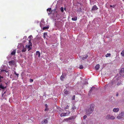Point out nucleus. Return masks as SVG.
<instances>
[{
  "mask_svg": "<svg viewBox=\"0 0 124 124\" xmlns=\"http://www.w3.org/2000/svg\"><path fill=\"white\" fill-rule=\"evenodd\" d=\"M120 74L122 76H124V68H122L119 72Z\"/></svg>",
  "mask_w": 124,
  "mask_h": 124,
  "instance_id": "obj_7",
  "label": "nucleus"
},
{
  "mask_svg": "<svg viewBox=\"0 0 124 124\" xmlns=\"http://www.w3.org/2000/svg\"><path fill=\"white\" fill-rule=\"evenodd\" d=\"M49 28V26H47L46 27H43V30H45L46 29H48Z\"/></svg>",
  "mask_w": 124,
  "mask_h": 124,
  "instance_id": "obj_20",
  "label": "nucleus"
},
{
  "mask_svg": "<svg viewBox=\"0 0 124 124\" xmlns=\"http://www.w3.org/2000/svg\"><path fill=\"white\" fill-rule=\"evenodd\" d=\"M14 74H15L16 76H17V77H18L19 74H18L15 71H14Z\"/></svg>",
  "mask_w": 124,
  "mask_h": 124,
  "instance_id": "obj_28",
  "label": "nucleus"
},
{
  "mask_svg": "<svg viewBox=\"0 0 124 124\" xmlns=\"http://www.w3.org/2000/svg\"><path fill=\"white\" fill-rule=\"evenodd\" d=\"M32 36L31 35V36H29V37L28 38H29L30 39H31V38H32Z\"/></svg>",
  "mask_w": 124,
  "mask_h": 124,
  "instance_id": "obj_39",
  "label": "nucleus"
},
{
  "mask_svg": "<svg viewBox=\"0 0 124 124\" xmlns=\"http://www.w3.org/2000/svg\"><path fill=\"white\" fill-rule=\"evenodd\" d=\"M64 93L66 94H68L70 93V92L69 91H66L65 90H64Z\"/></svg>",
  "mask_w": 124,
  "mask_h": 124,
  "instance_id": "obj_19",
  "label": "nucleus"
},
{
  "mask_svg": "<svg viewBox=\"0 0 124 124\" xmlns=\"http://www.w3.org/2000/svg\"><path fill=\"white\" fill-rule=\"evenodd\" d=\"M64 78V75H62L61 77H60V79L62 80H63V79Z\"/></svg>",
  "mask_w": 124,
  "mask_h": 124,
  "instance_id": "obj_24",
  "label": "nucleus"
},
{
  "mask_svg": "<svg viewBox=\"0 0 124 124\" xmlns=\"http://www.w3.org/2000/svg\"><path fill=\"white\" fill-rule=\"evenodd\" d=\"M119 110V108H115L113 109V111L115 112H117Z\"/></svg>",
  "mask_w": 124,
  "mask_h": 124,
  "instance_id": "obj_9",
  "label": "nucleus"
},
{
  "mask_svg": "<svg viewBox=\"0 0 124 124\" xmlns=\"http://www.w3.org/2000/svg\"><path fill=\"white\" fill-rule=\"evenodd\" d=\"M72 108L73 110H74L75 108V106H74L72 107Z\"/></svg>",
  "mask_w": 124,
  "mask_h": 124,
  "instance_id": "obj_40",
  "label": "nucleus"
},
{
  "mask_svg": "<svg viewBox=\"0 0 124 124\" xmlns=\"http://www.w3.org/2000/svg\"><path fill=\"white\" fill-rule=\"evenodd\" d=\"M45 105V106H46V108H47L46 107H47V104H46Z\"/></svg>",
  "mask_w": 124,
  "mask_h": 124,
  "instance_id": "obj_44",
  "label": "nucleus"
},
{
  "mask_svg": "<svg viewBox=\"0 0 124 124\" xmlns=\"http://www.w3.org/2000/svg\"><path fill=\"white\" fill-rule=\"evenodd\" d=\"M112 5H110V7H112Z\"/></svg>",
  "mask_w": 124,
  "mask_h": 124,
  "instance_id": "obj_45",
  "label": "nucleus"
},
{
  "mask_svg": "<svg viewBox=\"0 0 124 124\" xmlns=\"http://www.w3.org/2000/svg\"><path fill=\"white\" fill-rule=\"evenodd\" d=\"M121 54L123 56H124V50H123L121 53Z\"/></svg>",
  "mask_w": 124,
  "mask_h": 124,
  "instance_id": "obj_27",
  "label": "nucleus"
},
{
  "mask_svg": "<svg viewBox=\"0 0 124 124\" xmlns=\"http://www.w3.org/2000/svg\"><path fill=\"white\" fill-rule=\"evenodd\" d=\"M26 51V48H24V47H23L22 50V51L23 52H25Z\"/></svg>",
  "mask_w": 124,
  "mask_h": 124,
  "instance_id": "obj_22",
  "label": "nucleus"
},
{
  "mask_svg": "<svg viewBox=\"0 0 124 124\" xmlns=\"http://www.w3.org/2000/svg\"><path fill=\"white\" fill-rule=\"evenodd\" d=\"M100 68V65L99 64H98L96 65L95 67V69L97 70H98Z\"/></svg>",
  "mask_w": 124,
  "mask_h": 124,
  "instance_id": "obj_15",
  "label": "nucleus"
},
{
  "mask_svg": "<svg viewBox=\"0 0 124 124\" xmlns=\"http://www.w3.org/2000/svg\"><path fill=\"white\" fill-rule=\"evenodd\" d=\"M98 8L97 7L96 5H94L92 7V10H96L98 9Z\"/></svg>",
  "mask_w": 124,
  "mask_h": 124,
  "instance_id": "obj_12",
  "label": "nucleus"
},
{
  "mask_svg": "<svg viewBox=\"0 0 124 124\" xmlns=\"http://www.w3.org/2000/svg\"><path fill=\"white\" fill-rule=\"evenodd\" d=\"M116 96H118V93H117L116 94Z\"/></svg>",
  "mask_w": 124,
  "mask_h": 124,
  "instance_id": "obj_43",
  "label": "nucleus"
},
{
  "mask_svg": "<svg viewBox=\"0 0 124 124\" xmlns=\"http://www.w3.org/2000/svg\"><path fill=\"white\" fill-rule=\"evenodd\" d=\"M36 54L38 55V57H39L40 55V53L38 51L36 52Z\"/></svg>",
  "mask_w": 124,
  "mask_h": 124,
  "instance_id": "obj_16",
  "label": "nucleus"
},
{
  "mask_svg": "<svg viewBox=\"0 0 124 124\" xmlns=\"http://www.w3.org/2000/svg\"><path fill=\"white\" fill-rule=\"evenodd\" d=\"M1 71L2 72H3V71H5V72H8V71H7L6 70H1Z\"/></svg>",
  "mask_w": 124,
  "mask_h": 124,
  "instance_id": "obj_30",
  "label": "nucleus"
},
{
  "mask_svg": "<svg viewBox=\"0 0 124 124\" xmlns=\"http://www.w3.org/2000/svg\"><path fill=\"white\" fill-rule=\"evenodd\" d=\"M14 63V61H11L9 62V64L10 65L13 64Z\"/></svg>",
  "mask_w": 124,
  "mask_h": 124,
  "instance_id": "obj_14",
  "label": "nucleus"
},
{
  "mask_svg": "<svg viewBox=\"0 0 124 124\" xmlns=\"http://www.w3.org/2000/svg\"><path fill=\"white\" fill-rule=\"evenodd\" d=\"M64 9L65 10L66 8H64Z\"/></svg>",
  "mask_w": 124,
  "mask_h": 124,
  "instance_id": "obj_47",
  "label": "nucleus"
},
{
  "mask_svg": "<svg viewBox=\"0 0 124 124\" xmlns=\"http://www.w3.org/2000/svg\"><path fill=\"white\" fill-rule=\"evenodd\" d=\"M124 117V112L121 111L119 113L117 117V118L118 119L122 118Z\"/></svg>",
  "mask_w": 124,
  "mask_h": 124,
  "instance_id": "obj_5",
  "label": "nucleus"
},
{
  "mask_svg": "<svg viewBox=\"0 0 124 124\" xmlns=\"http://www.w3.org/2000/svg\"><path fill=\"white\" fill-rule=\"evenodd\" d=\"M61 10L62 12H63L64 11L63 8L61 7Z\"/></svg>",
  "mask_w": 124,
  "mask_h": 124,
  "instance_id": "obj_29",
  "label": "nucleus"
},
{
  "mask_svg": "<svg viewBox=\"0 0 124 124\" xmlns=\"http://www.w3.org/2000/svg\"><path fill=\"white\" fill-rule=\"evenodd\" d=\"M16 49H15L13 50L12 52L11 53V55H15V54L16 53Z\"/></svg>",
  "mask_w": 124,
  "mask_h": 124,
  "instance_id": "obj_10",
  "label": "nucleus"
},
{
  "mask_svg": "<svg viewBox=\"0 0 124 124\" xmlns=\"http://www.w3.org/2000/svg\"><path fill=\"white\" fill-rule=\"evenodd\" d=\"M30 46H31L28 45H26V47H28L29 48V49L28 50V51L31 50V48L30 47Z\"/></svg>",
  "mask_w": 124,
  "mask_h": 124,
  "instance_id": "obj_17",
  "label": "nucleus"
},
{
  "mask_svg": "<svg viewBox=\"0 0 124 124\" xmlns=\"http://www.w3.org/2000/svg\"><path fill=\"white\" fill-rule=\"evenodd\" d=\"M6 92H4L3 94H2V97H3L4 98V94Z\"/></svg>",
  "mask_w": 124,
  "mask_h": 124,
  "instance_id": "obj_34",
  "label": "nucleus"
},
{
  "mask_svg": "<svg viewBox=\"0 0 124 124\" xmlns=\"http://www.w3.org/2000/svg\"><path fill=\"white\" fill-rule=\"evenodd\" d=\"M83 67L82 65H81L79 67V68L80 69H82L83 68Z\"/></svg>",
  "mask_w": 124,
  "mask_h": 124,
  "instance_id": "obj_31",
  "label": "nucleus"
},
{
  "mask_svg": "<svg viewBox=\"0 0 124 124\" xmlns=\"http://www.w3.org/2000/svg\"><path fill=\"white\" fill-rule=\"evenodd\" d=\"M68 106H67L66 108H65V109H68Z\"/></svg>",
  "mask_w": 124,
  "mask_h": 124,
  "instance_id": "obj_41",
  "label": "nucleus"
},
{
  "mask_svg": "<svg viewBox=\"0 0 124 124\" xmlns=\"http://www.w3.org/2000/svg\"><path fill=\"white\" fill-rule=\"evenodd\" d=\"M47 12H48V15H50L51 14L52 12L51 8H50L47 9Z\"/></svg>",
  "mask_w": 124,
  "mask_h": 124,
  "instance_id": "obj_11",
  "label": "nucleus"
},
{
  "mask_svg": "<svg viewBox=\"0 0 124 124\" xmlns=\"http://www.w3.org/2000/svg\"><path fill=\"white\" fill-rule=\"evenodd\" d=\"M70 112L69 111L66 113H62L60 114V116L62 117L63 116H65L68 115L70 113Z\"/></svg>",
  "mask_w": 124,
  "mask_h": 124,
  "instance_id": "obj_8",
  "label": "nucleus"
},
{
  "mask_svg": "<svg viewBox=\"0 0 124 124\" xmlns=\"http://www.w3.org/2000/svg\"><path fill=\"white\" fill-rule=\"evenodd\" d=\"M72 20L73 21H76L77 19V17L75 18H72Z\"/></svg>",
  "mask_w": 124,
  "mask_h": 124,
  "instance_id": "obj_25",
  "label": "nucleus"
},
{
  "mask_svg": "<svg viewBox=\"0 0 124 124\" xmlns=\"http://www.w3.org/2000/svg\"><path fill=\"white\" fill-rule=\"evenodd\" d=\"M94 88L93 87L91 88L90 89V90L89 92L90 93H91V92L93 90V89Z\"/></svg>",
  "mask_w": 124,
  "mask_h": 124,
  "instance_id": "obj_32",
  "label": "nucleus"
},
{
  "mask_svg": "<svg viewBox=\"0 0 124 124\" xmlns=\"http://www.w3.org/2000/svg\"><path fill=\"white\" fill-rule=\"evenodd\" d=\"M58 109H59V111H62V109L61 108H58Z\"/></svg>",
  "mask_w": 124,
  "mask_h": 124,
  "instance_id": "obj_36",
  "label": "nucleus"
},
{
  "mask_svg": "<svg viewBox=\"0 0 124 124\" xmlns=\"http://www.w3.org/2000/svg\"><path fill=\"white\" fill-rule=\"evenodd\" d=\"M94 105L91 104L85 110V114L86 115L89 116L92 114L94 110Z\"/></svg>",
  "mask_w": 124,
  "mask_h": 124,
  "instance_id": "obj_2",
  "label": "nucleus"
},
{
  "mask_svg": "<svg viewBox=\"0 0 124 124\" xmlns=\"http://www.w3.org/2000/svg\"><path fill=\"white\" fill-rule=\"evenodd\" d=\"M44 24L45 23L43 21H41L40 23V27L42 28V27L44 25Z\"/></svg>",
  "mask_w": 124,
  "mask_h": 124,
  "instance_id": "obj_13",
  "label": "nucleus"
},
{
  "mask_svg": "<svg viewBox=\"0 0 124 124\" xmlns=\"http://www.w3.org/2000/svg\"><path fill=\"white\" fill-rule=\"evenodd\" d=\"M48 110V108H46L45 110V111H46Z\"/></svg>",
  "mask_w": 124,
  "mask_h": 124,
  "instance_id": "obj_38",
  "label": "nucleus"
},
{
  "mask_svg": "<svg viewBox=\"0 0 124 124\" xmlns=\"http://www.w3.org/2000/svg\"><path fill=\"white\" fill-rule=\"evenodd\" d=\"M67 85H66V86H67Z\"/></svg>",
  "mask_w": 124,
  "mask_h": 124,
  "instance_id": "obj_46",
  "label": "nucleus"
},
{
  "mask_svg": "<svg viewBox=\"0 0 124 124\" xmlns=\"http://www.w3.org/2000/svg\"><path fill=\"white\" fill-rule=\"evenodd\" d=\"M121 81L119 80V78L117 76L114 77L113 81L109 85L113 89L116 88L121 84Z\"/></svg>",
  "mask_w": 124,
  "mask_h": 124,
  "instance_id": "obj_1",
  "label": "nucleus"
},
{
  "mask_svg": "<svg viewBox=\"0 0 124 124\" xmlns=\"http://www.w3.org/2000/svg\"><path fill=\"white\" fill-rule=\"evenodd\" d=\"M115 118V116L109 114H108L105 117V119L108 120H113Z\"/></svg>",
  "mask_w": 124,
  "mask_h": 124,
  "instance_id": "obj_4",
  "label": "nucleus"
},
{
  "mask_svg": "<svg viewBox=\"0 0 124 124\" xmlns=\"http://www.w3.org/2000/svg\"><path fill=\"white\" fill-rule=\"evenodd\" d=\"M31 39L29 40V43H28V44H29L28 45H30V46H32V43L31 42Z\"/></svg>",
  "mask_w": 124,
  "mask_h": 124,
  "instance_id": "obj_23",
  "label": "nucleus"
},
{
  "mask_svg": "<svg viewBox=\"0 0 124 124\" xmlns=\"http://www.w3.org/2000/svg\"><path fill=\"white\" fill-rule=\"evenodd\" d=\"M73 117H69L68 118L65 119L66 120H67L68 121L70 120H72L73 119Z\"/></svg>",
  "mask_w": 124,
  "mask_h": 124,
  "instance_id": "obj_21",
  "label": "nucleus"
},
{
  "mask_svg": "<svg viewBox=\"0 0 124 124\" xmlns=\"http://www.w3.org/2000/svg\"><path fill=\"white\" fill-rule=\"evenodd\" d=\"M88 57V56L87 55H85L84 56H81L80 57V59L81 61L84 60L85 59L87 58Z\"/></svg>",
  "mask_w": 124,
  "mask_h": 124,
  "instance_id": "obj_6",
  "label": "nucleus"
},
{
  "mask_svg": "<svg viewBox=\"0 0 124 124\" xmlns=\"http://www.w3.org/2000/svg\"><path fill=\"white\" fill-rule=\"evenodd\" d=\"M86 117L87 116L86 115H85L83 116V118L84 119H85Z\"/></svg>",
  "mask_w": 124,
  "mask_h": 124,
  "instance_id": "obj_33",
  "label": "nucleus"
},
{
  "mask_svg": "<svg viewBox=\"0 0 124 124\" xmlns=\"http://www.w3.org/2000/svg\"><path fill=\"white\" fill-rule=\"evenodd\" d=\"M75 96L74 95L73 96V99H75Z\"/></svg>",
  "mask_w": 124,
  "mask_h": 124,
  "instance_id": "obj_42",
  "label": "nucleus"
},
{
  "mask_svg": "<svg viewBox=\"0 0 124 124\" xmlns=\"http://www.w3.org/2000/svg\"><path fill=\"white\" fill-rule=\"evenodd\" d=\"M47 123V120L45 119L43 121H42V124H44V123Z\"/></svg>",
  "mask_w": 124,
  "mask_h": 124,
  "instance_id": "obj_18",
  "label": "nucleus"
},
{
  "mask_svg": "<svg viewBox=\"0 0 124 124\" xmlns=\"http://www.w3.org/2000/svg\"><path fill=\"white\" fill-rule=\"evenodd\" d=\"M116 6V5H113L112 6V7L114 8Z\"/></svg>",
  "mask_w": 124,
  "mask_h": 124,
  "instance_id": "obj_37",
  "label": "nucleus"
},
{
  "mask_svg": "<svg viewBox=\"0 0 124 124\" xmlns=\"http://www.w3.org/2000/svg\"><path fill=\"white\" fill-rule=\"evenodd\" d=\"M110 54H107L106 55V56L107 57H108L110 56Z\"/></svg>",
  "mask_w": 124,
  "mask_h": 124,
  "instance_id": "obj_26",
  "label": "nucleus"
},
{
  "mask_svg": "<svg viewBox=\"0 0 124 124\" xmlns=\"http://www.w3.org/2000/svg\"><path fill=\"white\" fill-rule=\"evenodd\" d=\"M33 81V79H30V82H32Z\"/></svg>",
  "mask_w": 124,
  "mask_h": 124,
  "instance_id": "obj_35",
  "label": "nucleus"
},
{
  "mask_svg": "<svg viewBox=\"0 0 124 124\" xmlns=\"http://www.w3.org/2000/svg\"><path fill=\"white\" fill-rule=\"evenodd\" d=\"M3 77L0 75V90L1 89H4L6 88V86H4L1 83Z\"/></svg>",
  "mask_w": 124,
  "mask_h": 124,
  "instance_id": "obj_3",
  "label": "nucleus"
}]
</instances>
